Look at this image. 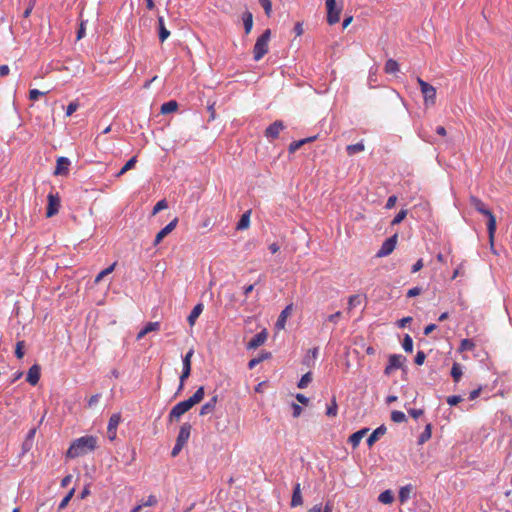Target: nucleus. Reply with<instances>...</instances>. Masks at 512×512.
Returning a JSON list of instances; mask_svg holds the SVG:
<instances>
[{
  "instance_id": "1",
  "label": "nucleus",
  "mask_w": 512,
  "mask_h": 512,
  "mask_svg": "<svg viewBox=\"0 0 512 512\" xmlns=\"http://www.w3.org/2000/svg\"><path fill=\"white\" fill-rule=\"evenodd\" d=\"M204 387H199L195 393L187 400L177 403L170 411L168 419L170 422L177 421L179 418L189 411L193 406L200 403L204 398Z\"/></svg>"
},
{
  "instance_id": "2",
  "label": "nucleus",
  "mask_w": 512,
  "mask_h": 512,
  "mask_svg": "<svg viewBox=\"0 0 512 512\" xmlns=\"http://www.w3.org/2000/svg\"><path fill=\"white\" fill-rule=\"evenodd\" d=\"M97 447V438L94 436H83L72 442L67 450V457L77 458L85 455Z\"/></svg>"
},
{
  "instance_id": "3",
  "label": "nucleus",
  "mask_w": 512,
  "mask_h": 512,
  "mask_svg": "<svg viewBox=\"0 0 512 512\" xmlns=\"http://www.w3.org/2000/svg\"><path fill=\"white\" fill-rule=\"evenodd\" d=\"M469 202H470V205L477 212H479L482 215L487 217V219H488V221H487V230H488L490 242L492 243L493 239H494V234H495V231H496V218H495L494 214L491 212V210H489L486 207V205L483 203V201L481 199H479L478 197H476V196H473V195L470 196Z\"/></svg>"
},
{
  "instance_id": "4",
  "label": "nucleus",
  "mask_w": 512,
  "mask_h": 512,
  "mask_svg": "<svg viewBox=\"0 0 512 512\" xmlns=\"http://www.w3.org/2000/svg\"><path fill=\"white\" fill-rule=\"evenodd\" d=\"M271 31L266 29L256 40L253 48V58L255 61L261 60L268 52V43L270 40Z\"/></svg>"
},
{
  "instance_id": "5",
  "label": "nucleus",
  "mask_w": 512,
  "mask_h": 512,
  "mask_svg": "<svg viewBox=\"0 0 512 512\" xmlns=\"http://www.w3.org/2000/svg\"><path fill=\"white\" fill-rule=\"evenodd\" d=\"M193 354H194V350L190 349L185 354V356H183V358H182L183 369H182V373L180 375V379H179L180 383H179V386L177 389V393L181 392L184 389L185 380L191 374V358H192Z\"/></svg>"
},
{
  "instance_id": "6",
  "label": "nucleus",
  "mask_w": 512,
  "mask_h": 512,
  "mask_svg": "<svg viewBox=\"0 0 512 512\" xmlns=\"http://www.w3.org/2000/svg\"><path fill=\"white\" fill-rule=\"evenodd\" d=\"M417 82L420 86L421 93L423 94L425 104L426 105L435 104L436 89L429 83L425 82L420 77L417 78Z\"/></svg>"
},
{
  "instance_id": "7",
  "label": "nucleus",
  "mask_w": 512,
  "mask_h": 512,
  "mask_svg": "<svg viewBox=\"0 0 512 512\" xmlns=\"http://www.w3.org/2000/svg\"><path fill=\"white\" fill-rule=\"evenodd\" d=\"M327 8V22L329 25H334L339 22L342 6H337L335 0H325Z\"/></svg>"
},
{
  "instance_id": "8",
  "label": "nucleus",
  "mask_w": 512,
  "mask_h": 512,
  "mask_svg": "<svg viewBox=\"0 0 512 512\" xmlns=\"http://www.w3.org/2000/svg\"><path fill=\"white\" fill-rule=\"evenodd\" d=\"M397 244V234H394L393 236L387 238L381 245L380 249L376 253L377 257H386L390 255Z\"/></svg>"
},
{
  "instance_id": "9",
  "label": "nucleus",
  "mask_w": 512,
  "mask_h": 512,
  "mask_svg": "<svg viewBox=\"0 0 512 512\" xmlns=\"http://www.w3.org/2000/svg\"><path fill=\"white\" fill-rule=\"evenodd\" d=\"M285 128L283 121L276 120L270 124L265 130V137L270 141H273L279 137L280 132Z\"/></svg>"
},
{
  "instance_id": "10",
  "label": "nucleus",
  "mask_w": 512,
  "mask_h": 512,
  "mask_svg": "<svg viewBox=\"0 0 512 512\" xmlns=\"http://www.w3.org/2000/svg\"><path fill=\"white\" fill-rule=\"evenodd\" d=\"M47 198H48V206H47V210H46V216L48 218H50V217L54 216L55 214H57L59 211L60 197L57 193L56 194L49 193Z\"/></svg>"
},
{
  "instance_id": "11",
  "label": "nucleus",
  "mask_w": 512,
  "mask_h": 512,
  "mask_svg": "<svg viewBox=\"0 0 512 512\" xmlns=\"http://www.w3.org/2000/svg\"><path fill=\"white\" fill-rule=\"evenodd\" d=\"M121 421V415L119 413L112 414L108 426H107V435L109 440L113 441L116 439L117 435V427Z\"/></svg>"
},
{
  "instance_id": "12",
  "label": "nucleus",
  "mask_w": 512,
  "mask_h": 512,
  "mask_svg": "<svg viewBox=\"0 0 512 512\" xmlns=\"http://www.w3.org/2000/svg\"><path fill=\"white\" fill-rule=\"evenodd\" d=\"M178 223V219L174 218L171 222H169L164 228H162L156 235L154 239V246H157L168 234H170L176 227Z\"/></svg>"
},
{
  "instance_id": "13",
  "label": "nucleus",
  "mask_w": 512,
  "mask_h": 512,
  "mask_svg": "<svg viewBox=\"0 0 512 512\" xmlns=\"http://www.w3.org/2000/svg\"><path fill=\"white\" fill-rule=\"evenodd\" d=\"M266 330H262L261 332L255 334L251 340L247 344L248 349H256L259 346L263 345L267 339Z\"/></svg>"
},
{
  "instance_id": "14",
  "label": "nucleus",
  "mask_w": 512,
  "mask_h": 512,
  "mask_svg": "<svg viewBox=\"0 0 512 512\" xmlns=\"http://www.w3.org/2000/svg\"><path fill=\"white\" fill-rule=\"evenodd\" d=\"M71 162L67 157H59L57 159L54 175H67Z\"/></svg>"
},
{
  "instance_id": "15",
  "label": "nucleus",
  "mask_w": 512,
  "mask_h": 512,
  "mask_svg": "<svg viewBox=\"0 0 512 512\" xmlns=\"http://www.w3.org/2000/svg\"><path fill=\"white\" fill-rule=\"evenodd\" d=\"M39 379H40V366L37 364H34L29 368L26 380L30 385L35 386L39 382Z\"/></svg>"
},
{
  "instance_id": "16",
  "label": "nucleus",
  "mask_w": 512,
  "mask_h": 512,
  "mask_svg": "<svg viewBox=\"0 0 512 512\" xmlns=\"http://www.w3.org/2000/svg\"><path fill=\"white\" fill-rule=\"evenodd\" d=\"M191 433V425L189 423H184L181 425L176 442L182 445H185L189 440Z\"/></svg>"
},
{
  "instance_id": "17",
  "label": "nucleus",
  "mask_w": 512,
  "mask_h": 512,
  "mask_svg": "<svg viewBox=\"0 0 512 512\" xmlns=\"http://www.w3.org/2000/svg\"><path fill=\"white\" fill-rule=\"evenodd\" d=\"M292 310H293V304L287 305L282 310V312L280 313V315L276 321V324H275L277 329H284L286 320H287L288 316L291 314Z\"/></svg>"
},
{
  "instance_id": "18",
  "label": "nucleus",
  "mask_w": 512,
  "mask_h": 512,
  "mask_svg": "<svg viewBox=\"0 0 512 512\" xmlns=\"http://www.w3.org/2000/svg\"><path fill=\"white\" fill-rule=\"evenodd\" d=\"M218 402V396L214 395L208 402H206L200 409L199 415L205 416L212 413L215 410Z\"/></svg>"
},
{
  "instance_id": "19",
  "label": "nucleus",
  "mask_w": 512,
  "mask_h": 512,
  "mask_svg": "<svg viewBox=\"0 0 512 512\" xmlns=\"http://www.w3.org/2000/svg\"><path fill=\"white\" fill-rule=\"evenodd\" d=\"M368 431V428H363L356 431L355 433L350 435L348 442L352 445L353 448H356Z\"/></svg>"
},
{
  "instance_id": "20",
  "label": "nucleus",
  "mask_w": 512,
  "mask_h": 512,
  "mask_svg": "<svg viewBox=\"0 0 512 512\" xmlns=\"http://www.w3.org/2000/svg\"><path fill=\"white\" fill-rule=\"evenodd\" d=\"M386 430L387 429L385 425H381L378 428H376L367 438V445L371 447L376 441L379 440L381 436H383L386 433Z\"/></svg>"
},
{
  "instance_id": "21",
  "label": "nucleus",
  "mask_w": 512,
  "mask_h": 512,
  "mask_svg": "<svg viewBox=\"0 0 512 512\" xmlns=\"http://www.w3.org/2000/svg\"><path fill=\"white\" fill-rule=\"evenodd\" d=\"M302 503H303V498H302V494H301L300 483H296L293 488V494H292V499H291L290 505H291V507H297V506L302 505Z\"/></svg>"
},
{
  "instance_id": "22",
  "label": "nucleus",
  "mask_w": 512,
  "mask_h": 512,
  "mask_svg": "<svg viewBox=\"0 0 512 512\" xmlns=\"http://www.w3.org/2000/svg\"><path fill=\"white\" fill-rule=\"evenodd\" d=\"M157 22L159 40L163 43L170 36V31L165 27L164 18L162 16H158Z\"/></svg>"
},
{
  "instance_id": "23",
  "label": "nucleus",
  "mask_w": 512,
  "mask_h": 512,
  "mask_svg": "<svg viewBox=\"0 0 512 512\" xmlns=\"http://www.w3.org/2000/svg\"><path fill=\"white\" fill-rule=\"evenodd\" d=\"M406 361V358L401 354H393L389 356L388 363L393 367L394 369H401L403 368V365Z\"/></svg>"
},
{
  "instance_id": "24",
  "label": "nucleus",
  "mask_w": 512,
  "mask_h": 512,
  "mask_svg": "<svg viewBox=\"0 0 512 512\" xmlns=\"http://www.w3.org/2000/svg\"><path fill=\"white\" fill-rule=\"evenodd\" d=\"M203 309H204V306L202 303H198L197 305L194 306V308L192 309V311L190 312V314L187 318V321L190 326H193L195 324L197 318L200 316Z\"/></svg>"
},
{
  "instance_id": "25",
  "label": "nucleus",
  "mask_w": 512,
  "mask_h": 512,
  "mask_svg": "<svg viewBox=\"0 0 512 512\" xmlns=\"http://www.w3.org/2000/svg\"><path fill=\"white\" fill-rule=\"evenodd\" d=\"M412 489H413V487L411 484L405 485L400 488L399 493H398V499L401 504L406 503L410 499Z\"/></svg>"
},
{
  "instance_id": "26",
  "label": "nucleus",
  "mask_w": 512,
  "mask_h": 512,
  "mask_svg": "<svg viewBox=\"0 0 512 512\" xmlns=\"http://www.w3.org/2000/svg\"><path fill=\"white\" fill-rule=\"evenodd\" d=\"M242 20H243V24H244V29H245V33L246 34H249L252 30V27H253V15L251 12L249 11H246L243 13V16H242Z\"/></svg>"
},
{
  "instance_id": "27",
  "label": "nucleus",
  "mask_w": 512,
  "mask_h": 512,
  "mask_svg": "<svg viewBox=\"0 0 512 512\" xmlns=\"http://www.w3.org/2000/svg\"><path fill=\"white\" fill-rule=\"evenodd\" d=\"M431 435H432V425L430 423H428L425 426L422 433L420 434V436L418 437V444L419 445L424 444L426 441H428L431 438Z\"/></svg>"
},
{
  "instance_id": "28",
  "label": "nucleus",
  "mask_w": 512,
  "mask_h": 512,
  "mask_svg": "<svg viewBox=\"0 0 512 512\" xmlns=\"http://www.w3.org/2000/svg\"><path fill=\"white\" fill-rule=\"evenodd\" d=\"M178 108V103L175 100H170L168 102H165L161 106V113L162 114H169L171 112L176 111Z\"/></svg>"
},
{
  "instance_id": "29",
  "label": "nucleus",
  "mask_w": 512,
  "mask_h": 512,
  "mask_svg": "<svg viewBox=\"0 0 512 512\" xmlns=\"http://www.w3.org/2000/svg\"><path fill=\"white\" fill-rule=\"evenodd\" d=\"M250 224V211L245 212L237 223V230H244L249 227Z\"/></svg>"
},
{
  "instance_id": "30",
  "label": "nucleus",
  "mask_w": 512,
  "mask_h": 512,
  "mask_svg": "<svg viewBox=\"0 0 512 512\" xmlns=\"http://www.w3.org/2000/svg\"><path fill=\"white\" fill-rule=\"evenodd\" d=\"M399 70V65L394 59H388L384 66V71L387 74H394Z\"/></svg>"
},
{
  "instance_id": "31",
  "label": "nucleus",
  "mask_w": 512,
  "mask_h": 512,
  "mask_svg": "<svg viewBox=\"0 0 512 512\" xmlns=\"http://www.w3.org/2000/svg\"><path fill=\"white\" fill-rule=\"evenodd\" d=\"M394 500V495L391 490H385L378 496V501L383 504H391Z\"/></svg>"
},
{
  "instance_id": "32",
  "label": "nucleus",
  "mask_w": 512,
  "mask_h": 512,
  "mask_svg": "<svg viewBox=\"0 0 512 512\" xmlns=\"http://www.w3.org/2000/svg\"><path fill=\"white\" fill-rule=\"evenodd\" d=\"M364 149H365V147H364L363 141H360L356 144L348 145L346 147V151H347L348 155H350V156H352L356 153L362 152V151H364Z\"/></svg>"
},
{
  "instance_id": "33",
  "label": "nucleus",
  "mask_w": 512,
  "mask_h": 512,
  "mask_svg": "<svg viewBox=\"0 0 512 512\" xmlns=\"http://www.w3.org/2000/svg\"><path fill=\"white\" fill-rule=\"evenodd\" d=\"M462 367L459 363H454L451 368V376L455 382H459L462 377Z\"/></svg>"
},
{
  "instance_id": "34",
  "label": "nucleus",
  "mask_w": 512,
  "mask_h": 512,
  "mask_svg": "<svg viewBox=\"0 0 512 512\" xmlns=\"http://www.w3.org/2000/svg\"><path fill=\"white\" fill-rule=\"evenodd\" d=\"M137 162V158L136 156L132 157L131 159H129L126 164L120 169V171L117 173V177H120L122 176L123 174H125L127 171H129L130 169H132L135 164Z\"/></svg>"
},
{
  "instance_id": "35",
  "label": "nucleus",
  "mask_w": 512,
  "mask_h": 512,
  "mask_svg": "<svg viewBox=\"0 0 512 512\" xmlns=\"http://www.w3.org/2000/svg\"><path fill=\"white\" fill-rule=\"evenodd\" d=\"M116 262H114L113 264H111L109 267H107L106 269L102 270L96 277H95V280L94 282L97 284L99 283L105 276H107L108 274L112 273L115 269V266H116Z\"/></svg>"
},
{
  "instance_id": "36",
  "label": "nucleus",
  "mask_w": 512,
  "mask_h": 512,
  "mask_svg": "<svg viewBox=\"0 0 512 512\" xmlns=\"http://www.w3.org/2000/svg\"><path fill=\"white\" fill-rule=\"evenodd\" d=\"M475 348V343L471 339H463L459 346V351H471Z\"/></svg>"
},
{
  "instance_id": "37",
  "label": "nucleus",
  "mask_w": 512,
  "mask_h": 512,
  "mask_svg": "<svg viewBox=\"0 0 512 512\" xmlns=\"http://www.w3.org/2000/svg\"><path fill=\"white\" fill-rule=\"evenodd\" d=\"M406 419V415L402 411L394 410L391 412V420L395 423L405 422Z\"/></svg>"
},
{
  "instance_id": "38",
  "label": "nucleus",
  "mask_w": 512,
  "mask_h": 512,
  "mask_svg": "<svg viewBox=\"0 0 512 512\" xmlns=\"http://www.w3.org/2000/svg\"><path fill=\"white\" fill-rule=\"evenodd\" d=\"M402 347H403L405 352L412 353V351H413V340L410 337V335L406 334L404 336V339H403V342H402Z\"/></svg>"
},
{
  "instance_id": "39",
  "label": "nucleus",
  "mask_w": 512,
  "mask_h": 512,
  "mask_svg": "<svg viewBox=\"0 0 512 512\" xmlns=\"http://www.w3.org/2000/svg\"><path fill=\"white\" fill-rule=\"evenodd\" d=\"M312 381V373L311 372H307L306 374H304L300 381L298 382V388L300 389H304L308 386V384Z\"/></svg>"
},
{
  "instance_id": "40",
  "label": "nucleus",
  "mask_w": 512,
  "mask_h": 512,
  "mask_svg": "<svg viewBox=\"0 0 512 512\" xmlns=\"http://www.w3.org/2000/svg\"><path fill=\"white\" fill-rule=\"evenodd\" d=\"M361 296L360 295H351L348 299V309L352 310L361 304Z\"/></svg>"
},
{
  "instance_id": "41",
  "label": "nucleus",
  "mask_w": 512,
  "mask_h": 512,
  "mask_svg": "<svg viewBox=\"0 0 512 512\" xmlns=\"http://www.w3.org/2000/svg\"><path fill=\"white\" fill-rule=\"evenodd\" d=\"M337 412H338V405H337L336 399L333 398L331 405L327 407L326 415L329 417H335L337 415Z\"/></svg>"
},
{
  "instance_id": "42",
  "label": "nucleus",
  "mask_w": 512,
  "mask_h": 512,
  "mask_svg": "<svg viewBox=\"0 0 512 512\" xmlns=\"http://www.w3.org/2000/svg\"><path fill=\"white\" fill-rule=\"evenodd\" d=\"M160 326H161L160 322L155 321V322H148L143 328H144V332H147V334H148L153 331H159Z\"/></svg>"
},
{
  "instance_id": "43",
  "label": "nucleus",
  "mask_w": 512,
  "mask_h": 512,
  "mask_svg": "<svg viewBox=\"0 0 512 512\" xmlns=\"http://www.w3.org/2000/svg\"><path fill=\"white\" fill-rule=\"evenodd\" d=\"M168 207V204H167V201L165 199H162L160 201H158L155 206L153 207V210H152V214L153 215H156L157 213H159L161 210H164Z\"/></svg>"
},
{
  "instance_id": "44",
  "label": "nucleus",
  "mask_w": 512,
  "mask_h": 512,
  "mask_svg": "<svg viewBox=\"0 0 512 512\" xmlns=\"http://www.w3.org/2000/svg\"><path fill=\"white\" fill-rule=\"evenodd\" d=\"M406 216H407V210H405V209L400 210L397 213V215L394 217V219L392 220L391 224L396 225V224L401 223L405 219Z\"/></svg>"
},
{
  "instance_id": "45",
  "label": "nucleus",
  "mask_w": 512,
  "mask_h": 512,
  "mask_svg": "<svg viewBox=\"0 0 512 512\" xmlns=\"http://www.w3.org/2000/svg\"><path fill=\"white\" fill-rule=\"evenodd\" d=\"M260 5L263 7L265 14L269 17L272 13L271 0H259Z\"/></svg>"
},
{
  "instance_id": "46",
  "label": "nucleus",
  "mask_w": 512,
  "mask_h": 512,
  "mask_svg": "<svg viewBox=\"0 0 512 512\" xmlns=\"http://www.w3.org/2000/svg\"><path fill=\"white\" fill-rule=\"evenodd\" d=\"M304 145L303 140L293 141L290 143L288 147L289 153H295L298 149H300Z\"/></svg>"
},
{
  "instance_id": "47",
  "label": "nucleus",
  "mask_w": 512,
  "mask_h": 512,
  "mask_svg": "<svg viewBox=\"0 0 512 512\" xmlns=\"http://www.w3.org/2000/svg\"><path fill=\"white\" fill-rule=\"evenodd\" d=\"M74 491H75L74 488L71 489L68 492V494L61 500V502L59 504V509H64L68 505L69 501L71 500V498H72V496L74 494Z\"/></svg>"
},
{
  "instance_id": "48",
  "label": "nucleus",
  "mask_w": 512,
  "mask_h": 512,
  "mask_svg": "<svg viewBox=\"0 0 512 512\" xmlns=\"http://www.w3.org/2000/svg\"><path fill=\"white\" fill-rule=\"evenodd\" d=\"M24 345V341H18L16 343L15 355L18 359H21L24 356Z\"/></svg>"
},
{
  "instance_id": "49",
  "label": "nucleus",
  "mask_w": 512,
  "mask_h": 512,
  "mask_svg": "<svg viewBox=\"0 0 512 512\" xmlns=\"http://www.w3.org/2000/svg\"><path fill=\"white\" fill-rule=\"evenodd\" d=\"M425 359H426V354L424 353V351L419 350L415 356L414 361L417 365H422L425 362Z\"/></svg>"
},
{
  "instance_id": "50",
  "label": "nucleus",
  "mask_w": 512,
  "mask_h": 512,
  "mask_svg": "<svg viewBox=\"0 0 512 512\" xmlns=\"http://www.w3.org/2000/svg\"><path fill=\"white\" fill-rule=\"evenodd\" d=\"M79 107L77 102H71L66 108V116H71Z\"/></svg>"
},
{
  "instance_id": "51",
  "label": "nucleus",
  "mask_w": 512,
  "mask_h": 512,
  "mask_svg": "<svg viewBox=\"0 0 512 512\" xmlns=\"http://www.w3.org/2000/svg\"><path fill=\"white\" fill-rule=\"evenodd\" d=\"M462 401V397L460 395H452L447 397V403L451 406L457 405Z\"/></svg>"
},
{
  "instance_id": "52",
  "label": "nucleus",
  "mask_w": 512,
  "mask_h": 512,
  "mask_svg": "<svg viewBox=\"0 0 512 512\" xmlns=\"http://www.w3.org/2000/svg\"><path fill=\"white\" fill-rule=\"evenodd\" d=\"M86 33V22L81 21L78 31H77V39L80 40L85 36Z\"/></svg>"
},
{
  "instance_id": "53",
  "label": "nucleus",
  "mask_w": 512,
  "mask_h": 512,
  "mask_svg": "<svg viewBox=\"0 0 512 512\" xmlns=\"http://www.w3.org/2000/svg\"><path fill=\"white\" fill-rule=\"evenodd\" d=\"M43 94L44 93L39 91L38 89H32L29 91V98H30V100L36 101Z\"/></svg>"
},
{
  "instance_id": "54",
  "label": "nucleus",
  "mask_w": 512,
  "mask_h": 512,
  "mask_svg": "<svg viewBox=\"0 0 512 512\" xmlns=\"http://www.w3.org/2000/svg\"><path fill=\"white\" fill-rule=\"evenodd\" d=\"M422 289L420 287H413L408 290L407 297L412 298L418 296L421 293Z\"/></svg>"
},
{
  "instance_id": "55",
  "label": "nucleus",
  "mask_w": 512,
  "mask_h": 512,
  "mask_svg": "<svg viewBox=\"0 0 512 512\" xmlns=\"http://www.w3.org/2000/svg\"><path fill=\"white\" fill-rule=\"evenodd\" d=\"M396 201H397V197L395 195H391L388 199H387V202H386V205H385V208L386 209H391L395 206L396 204Z\"/></svg>"
},
{
  "instance_id": "56",
  "label": "nucleus",
  "mask_w": 512,
  "mask_h": 512,
  "mask_svg": "<svg viewBox=\"0 0 512 512\" xmlns=\"http://www.w3.org/2000/svg\"><path fill=\"white\" fill-rule=\"evenodd\" d=\"M183 447H184V445L176 442L174 447L172 448L171 456L176 457L180 453V451L182 450Z\"/></svg>"
},
{
  "instance_id": "57",
  "label": "nucleus",
  "mask_w": 512,
  "mask_h": 512,
  "mask_svg": "<svg viewBox=\"0 0 512 512\" xmlns=\"http://www.w3.org/2000/svg\"><path fill=\"white\" fill-rule=\"evenodd\" d=\"M293 417H299L302 413V407L296 403H292Z\"/></svg>"
},
{
  "instance_id": "58",
  "label": "nucleus",
  "mask_w": 512,
  "mask_h": 512,
  "mask_svg": "<svg viewBox=\"0 0 512 512\" xmlns=\"http://www.w3.org/2000/svg\"><path fill=\"white\" fill-rule=\"evenodd\" d=\"M408 413L410 414L411 417H413L414 419H417L419 418L421 415H423V410L422 409H410L408 411Z\"/></svg>"
},
{
  "instance_id": "59",
  "label": "nucleus",
  "mask_w": 512,
  "mask_h": 512,
  "mask_svg": "<svg viewBox=\"0 0 512 512\" xmlns=\"http://www.w3.org/2000/svg\"><path fill=\"white\" fill-rule=\"evenodd\" d=\"M423 260L422 259H419L416 261V263L412 266V269H411V272L412 273H416L418 271H420L423 267Z\"/></svg>"
},
{
  "instance_id": "60",
  "label": "nucleus",
  "mask_w": 512,
  "mask_h": 512,
  "mask_svg": "<svg viewBox=\"0 0 512 512\" xmlns=\"http://www.w3.org/2000/svg\"><path fill=\"white\" fill-rule=\"evenodd\" d=\"M101 395L100 394H95V395H92L89 400H88V406L89 407H92L94 405H96L100 399Z\"/></svg>"
},
{
  "instance_id": "61",
  "label": "nucleus",
  "mask_w": 512,
  "mask_h": 512,
  "mask_svg": "<svg viewBox=\"0 0 512 512\" xmlns=\"http://www.w3.org/2000/svg\"><path fill=\"white\" fill-rule=\"evenodd\" d=\"M340 317H341V312L337 311L336 313L329 315L327 320L329 322L336 324Z\"/></svg>"
},
{
  "instance_id": "62",
  "label": "nucleus",
  "mask_w": 512,
  "mask_h": 512,
  "mask_svg": "<svg viewBox=\"0 0 512 512\" xmlns=\"http://www.w3.org/2000/svg\"><path fill=\"white\" fill-rule=\"evenodd\" d=\"M411 321H412V317L408 316V317H404V318L400 319L397 324H398L399 328H404Z\"/></svg>"
},
{
  "instance_id": "63",
  "label": "nucleus",
  "mask_w": 512,
  "mask_h": 512,
  "mask_svg": "<svg viewBox=\"0 0 512 512\" xmlns=\"http://www.w3.org/2000/svg\"><path fill=\"white\" fill-rule=\"evenodd\" d=\"M157 503V499L154 495H150L145 503L142 504L143 506H154Z\"/></svg>"
},
{
  "instance_id": "64",
  "label": "nucleus",
  "mask_w": 512,
  "mask_h": 512,
  "mask_svg": "<svg viewBox=\"0 0 512 512\" xmlns=\"http://www.w3.org/2000/svg\"><path fill=\"white\" fill-rule=\"evenodd\" d=\"M260 362H262V358H253L248 362V368L253 369L255 368Z\"/></svg>"
}]
</instances>
